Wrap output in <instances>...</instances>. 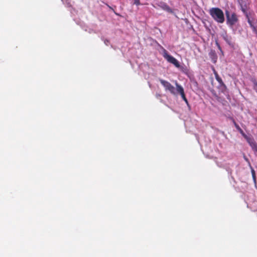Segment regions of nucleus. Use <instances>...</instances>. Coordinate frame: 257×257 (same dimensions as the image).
Here are the masks:
<instances>
[{
  "mask_svg": "<svg viewBox=\"0 0 257 257\" xmlns=\"http://www.w3.org/2000/svg\"><path fill=\"white\" fill-rule=\"evenodd\" d=\"M209 13L214 21L218 23L224 22V15L223 11L218 8H212L209 10Z\"/></svg>",
  "mask_w": 257,
  "mask_h": 257,
  "instance_id": "f257e3e1",
  "label": "nucleus"
},
{
  "mask_svg": "<svg viewBox=\"0 0 257 257\" xmlns=\"http://www.w3.org/2000/svg\"><path fill=\"white\" fill-rule=\"evenodd\" d=\"M225 15L226 17V23L228 25L232 26L238 22V19L235 13H232L230 14L229 11H226Z\"/></svg>",
  "mask_w": 257,
  "mask_h": 257,
  "instance_id": "f03ea898",
  "label": "nucleus"
},
{
  "mask_svg": "<svg viewBox=\"0 0 257 257\" xmlns=\"http://www.w3.org/2000/svg\"><path fill=\"white\" fill-rule=\"evenodd\" d=\"M163 57L168 62L173 64L176 67H180V64L178 61L175 58L169 55L165 49L163 51Z\"/></svg>",
  "mask_w": 257,
  "mask_h": 257,
  "instance_id": "7ed1b4c3",
  "label": "nucleus"
},
{
  "mask_svg": "<svg viewBox=\"0 0 257 257\" xmlns=\"http://www.w3.org/2000/svg\"><path fill=\"white\" fill-rule=\"evenodd\" d=\"M159 81L164 87L166 91H169L173 95H176L177 91H176L175 87L169 82L161 79Z\"/></svg>",
  "mask_w": 257,
  "mask_h": 257,
  "instance_id": "20e7f679",
  "label": "nucleus"
},
{
  "mask_svg": "<svg viewBox=\"0 0 257 257\" xmlns=\"http://www.w3.org/2000/svg\"><path fill=\"white\" fill-rule=\"evenodd\" d=\"M176 86V91L177 93H179L182 98V99L184 100V101L186 103V104H188V101L186 97L185 94L184 92V88L183 87L179 84L177 81L175 83Z\"/></svg>",
  "mask_w": 257,
  "mask_h": 257,
  "instance_id": "39448f33",
  "label": "nucleus"
},
{
  "mask_svg": "<svg viewBox=\"0 0 257 257\" xmlns=\"http://www.w3.org/2000/svg\"><path fill=\"white\" fill-rule=\"evenodd\" d=\"M247 22L249 24L250 27L251 28L253 32L255 33L257 36V20H250L248 16H247Z\"/></svg>",
  "mask_w": 257,
  "mask_h": 257,
  "instance_id": "423d86ee",
  "label": "nucleus"
},
{
  "mask_svg": "<svg viewBox=\"0 0 257 257\" xmlns=\"http://www.w3.org/2000/svg\"><path fill=\"white\" fill-rule=\"evenodd\" d=\"M159 6L163 10H165L169 13H172L171 8L166 3H161Z\"/></svg>",
  "mask_w": 257,
  "mask_h": 257,
  "instance_id": "0eeeda50",
  "label": "nucleus"
},
{
  "mask_svg": "<svg viewBox=\"0 0 257 257\" xmlns=\"http://www.w3.org/2000/svg\"><path fill=\"white\" fill-rule=\"evenodd\" d=\"M250 80L253 84V89L257 93V80H256V79H255L254 78H252Z\"/></svg>",
  "mask_w": 257,
  "mask_h": 257,
  "instance_id": "6e6552de",
  "label": "nucleus"
},
{
  "mask_svg": "<svg viewBox=\"0 0 257 257\" xmlns=\"http://www.w3.org/2000/svg\"><path fill=\"white\" fill-rule=\"evenodd\" d=\"M216 80L217 81V82L219 83V85L220 86H223L225 87V85L223 82L222 79L218 76V77H216L215 78Z\"/></svg>",
  "mask_w": 257,
  "mask_h": 257,
  "instance_id": "1a4fd4ad",
  "label": "nucleus"
},
{
  "mask_svg": "<svg viewBox=\"0 0 257 257\" xmlns=\"http://www.w3.org/2000/svg\"><path fill=\"white\" fill-rule=\"evenodd\" d=\"M249 163V166L251 169V175H252V178L254 180V181H255L256 180V177H255V171L254 170V169L252 168V167H251L250 164L249 162H248Z\"/></svg>",
  "mask_w": 257,
  "mask_h": 257,
  "instance_id": "9d476101",
  "label": "nucleus"
},
{
  "mask_svg": "<svg viewBox=\"0 0 257 257\" xmlns=\"http://www.w3.org/2000/svg\"><path fill=\"white\" fill-rule=\"evenodd\" d=\"M250 146L252 149H253L256 146H257V144L254 142H251L250 143Z\"/></svg>",
  "mask_w": 257,
  "mask_h": 257,
  "instance_id": "9b49d317",
  "label": "nucleus"
},
{
  "mask_svg": "<svg viewBox=\"0 0 257 257\" xmlns=\"http://www.w3.org/2000/svg\"><path fill=\"white\" fill-rule=\"evenodd\" d=\"M134 1L135 5H136L137 6H139L141 4L140 0H134Z\"/></svg>",
  "mask_w": 257,
  "mask_h": 257,
  "instance_id": "f8f14e48",
  "label": "nucleus"
},
{
  "mask_svg": "<svg viewBox=\"0 0 257 257\" xmlns=\"http://www.w3.org/2000/svg\"><path fill=\"white\" fill-rule=\"evenodd\" d=\"M107 7H108L110 10H111L112 11H113L114 12V13H115V15H117V16H118V15H119L117 13H116L114 11V10H113V9H112L110 6H109V5H107Z\"/></svg>",
  "mask_w": 257,
  "mask_h": 257,
  "instance_id": "ddd939ff",
  "label": "nucleus"
},
{
  "mask_svg": "<svg viewBox=\"0 0 257 257\" xmlns=\"http://www.w3.org/2000/svg\"><path fill=\"white\" fill-rule=\"evenodd\" d=\"M213 73H214V74L215 75V77L216 78V77H218L219 76L218 74L217 73V72L215 70V69H213Z\"/></svg>",
  "mask_w": 257,
  "mask_h": 257,
  "instance_id": "4468645a",
  "label": "nucleus"
},
{
  "mask_svg": "<svg viewBox=\"0 0 257 257\" xmlns=\"http://www.w3.org/2000/svg\"><path fill=\"white\" fill-rule=\"evenodd\" d=\"M241 10L243 12V13L246 14V16H248L245 9L244 8H243L242 7H241Z\"/></svg>",
  "mask_w": 257,
  "mask_h": 257,
  "instance_id": "2eb2a0df",
  "label": "nucleus"
},
{
  "mask_svg": "<svg viewBox=\"0 0 257 257\" xmlns=\"http://www.w3.org/2000/svg\"><path fill=\"white\" fill-rule=\"evenodd\" d=\"M237 128L238 129H239V130L240 131V132H242V131L241 130V129H240L238 126H237Z\"/></svg>",
  "mask_w": 257,
  "mask_h": 257,
  "instance_id": "dca6fc26",
  "label": "nucleus"
},
{
  "mask_svg": "<svg viewBox=\"0 0 257 257\" xmlns=\"http://www.w3.org/2000/svg\"><path fill=\"white\" fill-rule=\"evenodd\" d=\"M108 42V40H106V41H104V43L106 44V43H107Z\"/></svg>",
  "mask_w": 257,
  "mask_h": 257,
  "instance_id": "f3484780",
  "label": "nucleus"
},
{
  "mask_svg": "<svg viewBox=\"0 0 257 257\" xmlns=\"http://www.w3.org/2000/svg\"><path fill=\"white\" fill-rule=\"evenodd\" d=\"M108 42V40H106V41H104V43L106 44V43H107Z\"/></svg>",
  "mask_w": 257,
  "mask_h": 257,
  "instance_id": "a211bd4d",
  "label": "nucleus"
},
{
  "mask_svg": "<svg viewBox=\"0 0 257 257\" xmlns=\"http://www.w3.org/2000/svg\"><path fill=\"white\" fill-rule=\"evenodd\" d=\"M108 42V40H106V41H104V43L106 44V43H107Z\"/></svg>",
  "mask_w": 257,
  "mask_h": 257,
  "instance_id": "6ab92c4d",
  "label": "nucleus"
},
{
  "mask_svg": "<svg viewBox=\"0 0 257 257\" xmlns=\"http://www.w3.org/2000/svg\"><path fill=\"white\" fill-rule=\"evenodd\" d=\"M224 39L227 41V38L224 37Z\"/></svg>",
  "mask_w": 257,
  "mask_h": 257,
  "instance_id": "aec40b11",
  "label": "nucleus"
},
{
  "mask_svg": "<svg viewBox=\"0 0 257 257\" xmlns=\"http://www.w3.org/2000/svg\"><path fill=\"white\" fill-rule=\"evenodd\" d=\"M217 45H218V46L219 48H220V46H219L218 44H217Z\"/></svg>",
  "mask_w": 257,
  "mask_h": 257,
  "instance_id": "412c9836",
  "label": "nucleus"
},
{
  "mask_svg": "<svg viewBox=\"0 0 257 257\" xmlns=\"http://www.w3.org/2000/svg\"><path fill=\"white\" fill-rule=\"evenodd\" d=\"M245 160L247 161H248V159H245Z\"/></svg>",
  "mask_w": 257,
  "mask_h": 257,
  "instance_id": "4be33fe9",
  "label": "nucleus"
}]
</instances>
